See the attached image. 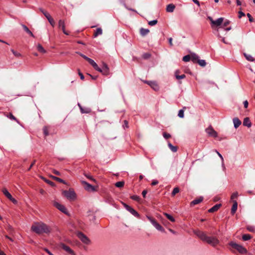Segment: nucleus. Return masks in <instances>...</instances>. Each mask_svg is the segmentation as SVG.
<instances>
[{
  "instance_id": "obj_1",
  "label": "nucleus",
  "mask_w": 255,
  "mask_h": 255,
  "mask_svg": "<svg viewBox=\"0 0 255 255\" xmlns=\"http://www.w3.org/2000/svg\"><path fill=\"white\" fill-rule=\"evenodd\" d=\"M194 233L201 240L207 243L213 247H215L219 243V240L216 237L208 236L203 232L199 230H196L195 231Z\"/></svg>"
},
{
  "instance_id": "obj_2",
  "label": "nucleus",
  "mask_w": 255,
  "mask_h": 255,
  "mask_svg": "<svg viewBox=\"0 0 255 255\" xmlns=\"http://www.w3.org/2000/svg\"><path fill=\"white\" fill-rule=\"evenodd\" d=\"M31 230L37 234H48L51 231L50 228L42 222L34 223L31 227Z\"/></svg>"
},
{
  "instance_id": "obj_3",
  "label": "nucleus",
  "mask_w": 255,
  "mask_h": 255,
  "mask_svg": "<svg viewBox=\"0 0 255 255\" xmlns=\"http://www.w3.org/2000/svg\"><path fill=\"white\" fill-rule=\"evenodd\" d=\"M229 245L233 249H236L241 254H246L247 253V250L242 246L234 242H231Z\"/></svg>"
},
{
  "instance_id": "obj_4",
  "label": "nucleus",
  "mask_w": 255,
  "mask_h": 255,
  "mask_svg": "<svg viewBox=\"0 0 255 255\" xmlns=\"http://www.w3.org/2000/svg\"><path fill=\"white\" fill-rule=\"evenodd\" d=\"M146 218L148 219V220L150 222V223L152 224V225L158 230L159 231H161L162 232H164V228L159 224L157 222V221L152 217L146 216Z\"/></svg>"
},
{
  "instance_id": "obj_5",
  "label": "nucleus",
  "mask_w": 255,
  "mask_h": 255,
  "mask_svg": "<svg viewBox=\"0 0 255 255\" xmlns=\"http://www.w3.org/2000/svg\"><path fill=\"white\" fill-rule=\"evenodd\" d=\"M63 195L68 199L73 200L76 198V194L72 189L65 190L63 192Z\"/></svg>"
},
{
  "instance_id": "obj_6",
  "label": "nucleus",
  "mask_w": 255,
  "mask_h": 255,
  "mask_svg": "<svg viewBox=\"0 0 255 255\" xmlns=\"http://www.w3.org/2000/svg\"><path fill=\"white\" fill-rule=\"evenodd\" d=\"M77 236L84 244L86 245H89L90 244L91 241L90 239L82 232H78Z\"/></svg>"
},
{
  "instance_id": "obj_7",
  "label": "nucleus",
  "mask_w": 255,
  "mask_h": 255,
  "mask_svg": "<svg viewBox=\"0 0 255 255\" xmlns=\"http://www.w3.org/2000/svg\"><path fill=\"white\" fill-rule=\"evenodd\" d=\"M58 247L59 248L62 249L66 252L71 255H75L74 252L69 246L66 245L64 243H60L58 245Z\"/></svg>"
},
{
  "instance_id": "obj_8",
  "label": "nucleus",
  "mask_w": 255,
  "mask_h": 255,
  "mask_svg": "<svg viewBox=\"0 0 255 255\" xmlns=\"http://www.w3.org/2000/svg\"><path fill=\"white\" fill-rule=\"evenodd\" d=\"M206 132L208 134L209 136L214 137H217L218 136V133L211 126H210L208 128L205 129Z\"/></svg>"
},
{
  "instance_id": "obj_9",
  "label": "nucleus",
  "mask_w": 255,
  "mask_h": 255,
  "mask_svg": "<svg viewBox=\"0 0 255 255\" xmlns=\"http://www.w3.org/2000/svg\"><path fill=\"white\" fill-rule=\"evenodd\" d=\"M123 205L126 210L130 212L132 215L137 218H139V214L134 209L125 203H124Z\"/></svg>"
},
{
  "instance_id": "obj_10",
  "label": "nucleus",
  "mask_w": 255,
  "mask_h": 255,
  "mask_svg": "<svg viewBox=\"0 0 255 255\" xmlns=\"http://www.w3.org/2000/svg\"><path fill=\"white\" fill-rule=\"evenodd\" d=\"M54 205L55 207H56L58 210H59L63 213L66 215H68V211L64 205H61L60 203L56 202L54 203Z\"/></svg>"
},
{
  "instance_id": "obj_11",
  "label": "nucleus",
  "mask_w": 255,
  "mask_h": 255,
  "mask_svg": "<svg viewBox=\"0 0 255 255\" xmlns=\"http://www.w3.org/2000/svg\"><path fill=\"white\" fill-rule=\"evenodd\" d=\"M101 71L104 75H108L110 74L109 68L108 65L105 63H103L102 68L101 69Z\"/></svg>"
},
{
  "instance_id": "obj_12",
  "label": "nucleus",
  "mask_w": 255,
  "mask_h": 255,
  "mask_svg": "<svg viewBox=\"0 0 255 255\" xmlns=\"http://www.w3.org/2000/svg\"><path fill=\"white\" fill-rule=\"evenodd\" d=\"M82 183L83 185L85 186V188L86 190L91 191H94L95 190L94 187L90 184L89 183H88V182L83 181Z\"/></svg>"
},
{
  "instance_id": "obj_13",
  "label": "nucleus",
  "mask_w": 255,
  "mask_h": 255,
  "mask_svg": "<svg viewBox=\"0 0 255 255\" xmlns=\"http://www.w3.org/2000/svg\"><path fill=\"white\" fill-rule=\"evenodd\" d=\"M224 18L220 17L218 18L217 20L213 21V24L212 25V27H213L214 26H220L222 23L223 22Z\"/></svg>"
},
{
  "instance_id": "obj_14",
  "label": "nucleus",
  "mask_w": 255,
  "mask_h": 255,
  "mask_svg": "<svg viewBox=\"0 0 255 255\" xmlns=\"http://www.w3.org/2000/svg\"><path fill=\"white\" fill-rule=\"evenodd\" d=\"M58 26L60 28H61L63 33L66 35H68V33L65 30V23L63 20H59L58 22Z\"/></svg>"
},
{
  "instance_id": "obj_15",
  "label": "nucleus",
  "mask_w": 255,
  "mask_h": 255,
  "mask_svg": "<svg viewBox=\"0 0 255 255\" xmlns=\"http://www.w3.org/2000/svg\"><path fill=\"white\" fill-rule=\"evenodd\" d=\"M233 121L235 128H237L241 124V121L238 118H234Z\"/></svg>"
},
{
  "instance_id": "obj_16",
  "label": "nucleus",
  "mask_w": 255,
  "mask_h": 255,
  "mask_svg": "<svg viewBox=\"0 0 255 255\" xmlns=\"http://www.w3.org/2000/svg\"><path fill=\"white\" fill-rule=\"evenodd\" d=\"M237 208H238V203H237V201L234 200L233 201V206L231 209V213L232 214H234L235 213V212H236V211L237 210Z\"/></svg>"
},
{
  "instance_id": "obj_17",
  "label": "nucleus",
  "mask_w": 255,
  "mask_h": 255,
  "mask_svg": "<svg viewBox=\"0 0 255 255\" xmlns=\"http://www.w3.org/2000/svg\"><path fill=\"white\" fill-rule=\"evenodd\" d=\"M221 206V204H216L215 206H214L213 207L210 208L208 211L210 213H213L215 211H217L220 208Z\"/></svg>"
},
{
  "instance_id": "obj_18",
  "label": "nucleus",
  "mask_w": 255,
  "mask_h": 255,
  "mask_svg": "<svg viewBox=\"0 0 255 255\" xmlns=\"http://www.w3.org/2000/svg\"><path fill=\"white\" fill-rule=\"evenodd\" d=\"M243 125L248 128L251 127L252 124L249 118H246L244 119L243 121Z\"/></svg>"
},
{
  "instance_id": "obj_19",
  "label": "nucleus",
  "mask_w": 255,
  "mask_h": 255,
  "mask_svg": "<svg viewBox=\"0 0 255 255\" xmlns=\"http://www.w3.org/2000/svg\"><path fill=\"white\" fill-rule=\"evenodd\" d=\"M175 8V6L173 4H169L166 6V11L168 12H172L174 11Z\"/></svg>"
},
{
  "instance_id": "obj_20",
  "label": "nucleus",
  "mask_w": 255,
  "mask_h": 255,
  "mask_svg": "<svg viewBox=\"0 0 255 255\" xmlns=\"http://www.w3.org/2000/svg\"><path fill=\"white\" fill-rule=\"evenodd\" d=\"M203 198L202 197H201L198 199H196L191 202V205L193 206L195 205H197V204L201 203L203 201Z\"/></svg>"
},
{
  "instance_id": "obj_21",
  "label": "nucleus",
  "mask_w": 255,
  "mask_h": 255,
  "mask_svg": "<svg viewBox=\"0 0 255 255\" xmlns=\"http://www.w3.org/2000/svg\"><path fill=\"white\" fill-rule=\"evenodd\" d=\"M22 27H23L24 31L29 34L31 36L34 37V35L32 33V32L28 29V28L24 24H21Z\"/></svg>"
},
{
  "instance_id": "obj_22",
  "label": "nucleus",
  "mask_w": 255,
  "mask_h": 255,
  "mask_svg": "<svg viewBox=\"0 0 255 255\" xmlns=\"http://www.w3.org/2000/svg\"><path fill=\"white\" fill-rule=\"evenodd\" d=\"M78 106L82 113H89L91 111L90 108H84L79 104H78Z\"/></svg>"
},
{
  "instance_id": "obj_23",
  "label": "nucleus",
  "mask_w": 255,
  "mask_h": 255,
  "mask_svg": "<svg viewBox=\"0 0 255 255\" xmlns=\"http://www.w3.org/2000/svg\"><path fill=\"white\" fill-rule=\"evenodd\" d=\"M191 59L194 62H196L199 60V56L195 53H191Z\"/></svg>"
},
{
  "instance_id": "obj_24",
  "label": "nucleus",
  "mask_w": 255,
  "mask_h": 255,
  "mask_svg": "<svg viewBox=\"0 0 255 255\" xmlns=\"http://www.w3.org/2000/svg\"><path fill=\"white\" fill-rule=\"evenodd\" d=\"M149 32V30L148 29H145L141 28L140 29V33L141 36H144L147 35Z\"/></svg>"
},
{
  "instance_id": "obj_25",
  "label": "nucleus",
  "mask_w": 255,
  "mask_h": 255,
  "mask_svg": "<svg viewBox=\"0 0 255 255\" xmlns=\"http://www.w3.org/2000/svg\"><path fill=\"white\" fill-rule=\"evenodd\" d=\"M244 55L248 61L250 62H254L255 61L254 58L252 55L246 53H244Z\"/></svg>"
},
{
  "instance_id": "obj_26",
  "label": "nucleus",
  "mask_w": 255,
  "mask_h": 255,
  "mask_svg": "<svg viewBox=\"0 0 255 255\" xmlns=\"http://www.w3.org/2000/svg\"><path fill=\"white\" fill-rule=\"evenodd\" d=\"M2 192L3 194L8 199H9L11 197V195L9 193L7 190L6 188H3L2 190Z\"/></svg>"
},
{
  "instance_id": "obj_27",
  "label": "nucleus",
  "mask_w": 255,
  "mask_h": 255,
  "mask_svg": "<svg viewBox=\"0 0 255 255\" xmlns=\"http://www.w3.org/2000/svg\"><path fill=\"white\" fill-rule=\"evenodd\" d=\"M103 33V30L101 28H98L96 30L95 33H94V37H96L98 35H102Z\"/></svg>"
},
{
  "instance_id": "obj_28",
  "label": "nucleus",
  "mask_w": 255,
  "mask_h": 255,
  "mask_svg": "<svg viewBox=\"0 0 255 255\" xmlns=\"http://www.w3.org/2000/svg\"><path fill=\"white\" fill-rule=\"evenodd\" d=\"M164 215L169 220H170L171 222H174L175 221V219L173 218V217H172L171 215H170V214H168V213H163Z\"/></svg>"
},
{
  "instance_id": "obj_29",
  "label": "nucleus",
  "mask_w": 255,
  "mask_h": 255,
  "mask_svg": "<svg viewBox=\"0 0 255 255\" xmlns=\"http://www.w3.org/2000/svg\"><path fill=\"white\" fill-rule=\"evenodd\" d=\"M37 49L39 52H40L42 53H46V50L44 49V48L42 47V46L40 44H38V45L37 46Z\"/></svg>"
},
{
  "instance_id": "obj_30",
  "label": "nucleus",
  "mask_w": 255,
  "mask_h": 255,
  "mask_svg": "<svg viewBox=\"0 0 255 255\" xmlns=\"http://www.w3.org/2000/svg\"><path fill=\"white\" fill-rule=\"evenodd\" d=\"M168 146L172 151H173L174 152L177 151V147L173 146L171 143L169 142L168 143Z\"/></svg>"
},
{
  "instance_id": "obj_31",
  "label": "nucleus",
  "mask_w": 255,
  "mask_h": 255,
  "mask_svg": "<svg viewBox=\"0 0 255 255\" xmlns=\"http://www.w3.org/2000/svg\"><path fill=\"white\" fill-rule=\"evenodd\" d=\"M6 117L9 119L15 121L17 123H19V121L15 118L14 116H13L11 113H9L8 115H6Z\"/></svg>"
},
{
  "instance_id": "obj_32",
  "label": "nucleus",
  "mask_w": 255,
  "mask_h": 255,
  "mask_svg": "<svg viewBox=\"0 0 255 255\" xmlns=\"http://www.w3.org/2000/svg\"><path fill=\"white\" fill-rule=\"evenodd\" d=\"M151 87L155 91H157L159 89V86L157 83L155 81L151 85Z\"/></svg>"
},
{
  "instance_id": "obj_33",
  "label": "nucleus",
  "mask_w": 255,
  "mask_h": 255,
  "mask_svg": "<svg viewBox=\"0 0 255 255\" xmlns=\"http://www.w3.org/2000/svg\"><path fill=\"white\" fill-rule=\"evenodd\" d=\"M197 62L202 67H205L206 65V62L205 60H200L199 59Z\"/></svg>"
},
{
  "instance_id": "obj_34",
  "label": "nucleus",
  "mask_w": 255,
  "mask_h": 255,
  "mask_svg": "<svg viewBox=\"0 0 255 255\" xmlns=\"http://www.w3.org/2000/svg\"><path fill=\"white\" fill-rule=\"evenodd\" d=\"M124 184H125L124 181H119V182H117L115 184V186L118 188H122L124 186Z\"/></svg>"
},
{
  "instance_id": "obj_35",
  "label": "nucleus",
  "mask_w": 255,
  "mask_h": 255,
  "mask_svg": "<svg viewBox=\"0 0 255 255\" xmlns=\"http://www.w3.org/2000/svg\"><path fill=\"white\" fill-rule=\"evenodd\" d=\"M47 19H48V20L49 22L50 23V24L53 27H54L55 26V21H54V19L52 18V17L50 16L49 17H48Z\"/></svg>"
},
{
  "instance_id": "obj_36",
  "label": "nucleus",
  "mask_w": 255,
  "mask_h": 255,
  "mask_svg": "<svg viewBox=\"0 0 255 255\" xmlns=\"http://www.w3.org/2000/svg\"><path fill=\"white\" fill-rule=\"evenodd\" d=\"M247 230L251 232H255V227L254 226L249 225L247 227Z\"/></svg>"
},
{
  "instance_id": "obj_37",
  "label": "nucleus",
  "mask_w": 255,
  "mask_h": 255,
  "mask_svg": "<svg viewBox=\"0 0 255 255\" xmlns=\"http://www.w3.org/2000/svg\"><path fill=\"white\" fill-rule=\"evenodd\" d=\"M251 238V236L249 234H245L243 236L242 239L244 241H248Z\"/></svg>"
},
{
  "instance_id": "obj_38",
  "label": "nucleus",
  "mask_w": 255,
  "mask_h": 255,
  "mask_svg": "<svg viewBox=\"0 0 255 255\" xmlns=\"http://www.w3.org/2000/svg\"><path fill=\"white\" fill-rule=\"evenodd\" d=\"M40 11L44 15V16L47 18L49 16H50V15L49 13H48L47 11L43 9L42 8L40 9Z\"/></svg>"
},
{
  "instance_id": "obj_39",
  "label": "nucleus",
  "mask_w": 255,
  "mask_h": 255,
  "mask_svg": "<svg viewBox=\"0 0 255 255\" xmlns=\"http://www.w3.org/2000/svg\"><path fill=\"white\" fill-rule=\"evenodd\" d=\"M178 71H176L175 72V76L177 79H182L185 78V75L182 74L181 75H177Z\"/></svg>"
},
{
  "instance_id": "obj_40",
  "label": "nucleus",
  "mask_w": 255,
  "mask_h": 255,
  "mask_svg": "<svg viewBox=\"0 0 255 255\" xmlns=\"http://www.w3.org/2000/svg\"><path fill=\"white\" fill-rule=\"evenodd\" d=\"M191 59L190 55H187L183 57V61L184 62H188Z\"/></svg>"
},
{
  "instance_id": "obj_41",
  "label": "nucleus",
  "mask_w": 255,
  "mask_h": 255,
  "mask_svg": "<svg viewBox=\"0 0 255 255\" xmlns=\"http://www.w3.org/2000/svg\"><path fill=\"white\" fill-rule=\"evenodd\" d=\"M178 116L181 118H183L184 117V110L181 109L179 111Z\"/></svg>"
},
{
  "instance_id": "obj_42",
  "label": "nucleus",
  "mask_w": 255,
  "mask_h": 255,
  "mask_svg": "<svg viewBox=\"0 0 255 255\" xmlns=\"http://www.w3.org/2000/svg\"><path fill=\"white\" fill-rule=\"evenodd\" d=\"M179 192V189L178 187H175L173 189L172 192V196L175 195L176 194L178 193Z\"/></svg>"
},
{
  "instance_id": "obj_43",
  "label": "nucleus",
  "mask_w": 255,
  "mask_h": 255,
  "mask_svg": "<svg viewBox=\"0 0 255 255\" xmlns=\"http://www.w3.org/2000/svg\"><path fill=\"white\" fill-rule=\"evenodd\" d=\"M157 20H153L148 21V24L150 26H154V25H156L157 24Z\"/></svg>"
},
{
  "instance_id": "obj_44",
  "label": "nucleus",
  "mask_w": 255,
  "mask_h": 255,
  "mask_svg": "<svg viewBox=\"0 0 255 255\" xmlns=\"http://www.w3.org/2000/svg\"><path fill=\"white\" fill-rule=\"evenodd\" d=\"M238 196V193L237 192H235L232 194L231 195V199L233 201L234 200V199L237 198Z\"/></svg>"
},
{
  "instance_id": "obj_45",
  "label": "nucleus",
  "mask_w": 255,
  "mask_h": 255,
  "mask_svg": "<svg viewBox=\"0 0 255 255\" xmlns=\"http://www.w3.org/2000/svg\"><path fill=\"white\" fill-rule=\"evenodd\" d=\"M52 178L56 181H58L59 182L65 183V181L60 178L55 176H52Z\"/></svg>"
},
{
  "instance_id": "obj_46",
  "label": "nucleus",
  "mask_w": 255,
  "mask_h": 255,
  "mask_svg": "<svg viewBox=\"0 0 255 255\" xmlns=\"http://www.w3.org/2000/svg\"><path fill=\"white\" fill-rule=\"evenodd\" d=\"M85 176L88 179L91 180L92 181L95 182H96V180L92 176H91L89 174H84Z\"/></svg>"
},
{
  "instance_id": "obj_47",
  "label": "nucleus",
  "mask_w": 255,
  "mask_h": 255,
  "mask_svg": "<svg viewBox=\"0 0 255 255\" xmlns=\"http://www.w3.org/2000/svg\"><path fill=\"white\" fill-rule=\"evenodd\" d=\"M11 51L15 56L17 57L21 56V54L19 53L14 51L13 49H11Z\"/></svg>"
},
{
  "instance_id": "obj_48",
  "label": "nucleus",
  "mask_w": 255,
  "mask_h": 255,
  "mask_svg": "<svg viewBox=\"0 0 255 255\" xmlns=\"http://www.w3.org/2000/svg\"><path fill=\"white\" fill-rule=\"evenodd\" d=\"M92 66L94 67V68L95 70L98 71L99 72H100V71H101V68L99 67L98 65L97 64V63L96 62L93 64V65H92Z\"/></svg>"
},
{
  "instance_id": "obj_49",
  "label": "nucleus",
  "mask_w": 255,
  "mask_h": 255,
  "mask_svg": "<svg viewBox=\"0 0 255 255\" xmlns=\"http://www.w3.org/2000/svg\"><path fill=\"white\" fill-rule=\"evenodd\" d=\"M92 66L94 67V68L95 70L98 71L99 72H100V71H101V68L99 67L98 65L97 64V63L96 62L93 64V65H92Z\"/></svg>"
},
{
  "instance_id": "obj_50",
  "label": "nucleus",
  "mask_w": 255,
  "mask_h": 255,
  "mask_svg": "<svg viewBox=\"0 0 255 255\" xmlns=\"http://www.w3.org/2000/svg\"><path fill=\"white\" fill-rule=\"evenodd\" d=\"M150 57V54L148 53H145L142 55V58L145 59H148Z\"/></svg>"
},
{
  "instance_id": "obj_51",
  "label": "nucleus",
  "mask_w": 255,
  "mask_h": 255,
  "mask_svg": "<svg viewBox=\"0 0 255 255\" xmlns=\"http://www.w3.org/2000/svg\"><path fill=\"white\" fill-rule=\"evenodd\" d=\"M106 202L109 204H113V200L111 197H109L107 198Z\"/></svg>"
},
{
  "instance_id": "obj_52",
  "label": "nucleus",
  "mask_w": 255,
  "mask_h": 255,
  "mask_svg": "<svg viewBox=\"0 0 255 255\" xmlns=\"http://www.w3.org/2000/svg\"><path fill=\"white\" fill-rule=\"evenodd\" d=\"M163 137H164L165 139H167V138H169V137H171L170 134H169V133H166V132H164V133H163Z\"/></svg>"
},
{
  "instance_id": "obj_53",
  "label": "nucleus",
  "mask_w": 255,
  "mask_h": 255,
  "mask_svg": "<svg viewBox=\"0 0 255 255\" xmlns=\"http://www.w3.org/2000/svg\"><path fill=\"white\" fill-rule=\"evenodd\" d=\"M131 198L135 201H138L139 199V197L137 195H133L131 197Z\"/></svg>"
},
{
  "instance_id": "obj_54",
  "label": "nucleus",
  "mask_w": 255,
  "mask_h": 255,
  "mask_svg": "<svg viewBox=\"0 0 255 255\" xmlns=\"http://www.w3.org/2000/svg\"><path fill=\"white\" fill-rule=\"evenodd\" d=\"M215 152L217 153V154L220 157V158H221V160L222 161V163H223V162H224V158H223L222 155L217 150H215Z\"/></svg>"
},
{
  "instance_id": "obj_55",
  "label": "nucleus",
  "mask_w": 255,
  "mask_h": 255,
  "mask_svg": "<svg viewBox=\"0 0 255 255\" xmlns=\"http://www.w3.org/2000/svg\"><path fill=\"white\" fill-rule=\"evenodd\" d=\"M88 62L92 66L95 63V62L92 59L89 58L87 60Z\"/></svg>"
},
{
  "instance_id": "obj_56",
  "label": "nucleus",
  "mask_w": 255,
  "mask_h": 255,
  "mask_svg": "<svg viewBox=\"0 0 255 255\" xmlns=\"http://www.w3.org/2000/svg\"><path fill=\"white\" fill-rule=\"evenodd\" d=\"M43 132H44V134H45V135H48V129L46 127H44L43 128Z\"/></svg>"
},
{
  "instance_id": "obj_57",
  "label": "nucleus",
  "mask_w": 255,
  "mask_h": 255,
  "mask_svg": "<svg viewBox=\"0 0 255 255\" xmlns=\"http://www.w3.org/2000/svg\"><path fill=\"white\" fill-rule=\"evenodd\" d=\"M9 200H10L14 204H16L17 203V200L13 198L12 197H11Z\"/></svg>"
},
{
  "instance_id": "obj_58",
  "label": "nucleus",
  "mask_w": 255,
  "mask_h": 255,
  "mask_svg": "<svg viewBox=\"0 0 255 255\" xmlns=\"http://www.w3.org/2000/svg\"><path fill=\"white\" fill-rule=\"evenodd\" d=\"M247 16L249 17V20L250 22H253L254 21L253 18L249 13H247Z\"/></svg>"
},
{
  "instance_id": "obj_59",
  "label": "nucleus",
  "mask_w": 255,
  "mask_h": 255,
  "mask_svg": "<svg viewBox=\"0 0 255 255\" xmlns=\"http://www.w3.org/2000/svg\"><path fill=\"white\" fill-rule=\"evenodd\" d=\"M245 14L243 12H242L241 11H240L239 12V17L240 18H241L242 16H245Z\"/></svg>"
},
{
  "instance_id": "obj_60",
  "label": "nucleus",
  "mask_w": 255,
  "mask_h": 255,
  "mask_svg": "<svg viewBox=\"0 0 255 255\" xmlns=\"http://www.w3.org/2000/svg\"><path fill=\"white\" fill-rule=\"evenodd\" d=\"M158 183V181L157 180H152V181L151 182V185L152 186H154V185H157Z\"/></svg>"
},
{
  "instance_id": "obj_61",
  "label": "nucleus",
  "mask_w": 255,
  "mask_h": 255,
  "mask_svg": "<svg viewBox=\"0 0 255 255\" xmlns=\"http://www.w3.org/2000/svg\"><path fill=\"white\" fill-rule=\"evenodd\" d=\"M81 57H82L84 59L87 60V59L89 58L87 56H85V55L81 53H78Z\"/></svg>"
},
{
  "instance_id": "obj_62",
  "label": "nucleus",
  "mask_w": 255,
  "mask_h": 255,
  "mask_svg": "<svg viewBox=\"0 0 255 255\" xmlns=\"http://www.w3.org/2000/svg\"><path fill=\"white\" fill-rule=\"evenodd\" d=\"M154 81H145L144 83H146L148 85H149L151 87V85H152V83H153Z\"/></svg>"
},
{
  "instance_id": "obj_63",
  "label": "nucleus",
  "mask_w": 255,
  "mask_h": 255,
  "mask_svg": "<svg viewBox=\"0 0 255 255\" xmlns=\"http://www.w3.org/2000/svg\"><path fill=\"white\" fill-rule=\"evenodd\" d=\"M248 105H249V103H248V101L246 100L244 102V106L245 108H248Z\"/></svg>"
},
{
  "instance_id": "obj_64",
  "label": "nucleus",
  "mask_w": 255,
  "mask_h": 255,
  "mask_svg": "<svg viewBox=\"0 0 255 255\" xmlns=\"http://www.w3.org/2000/svg\"><path fill=\"white\" fill-rule=\"evenodd\" d=\"M47 254L49 255H54L52 253H51L47 249L44 248L43 249Z\"/></svg>"
}]
</instances>
